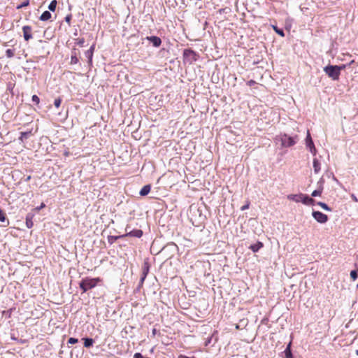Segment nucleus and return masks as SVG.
Masks as SVG:
<instances>
[{"label":"nucleus","instance_id":"nucleus-1","mask_svg":"<svg viewBox=\"0 0 358 358\" xmlns=\"http://www.w3.org/2000/svg\"><path fill=\"white\" fill-rule=\"evenodd\" d=\"M345 69V65H328L324 68V71L329 78L333 80H338L341 75V71Z\"/></svg>","mask_w":358,"mask_h":358},{"label":"nucleus","instance_id":"nucleus-2","mask_svg":"<svg viewBox=\"0 0 358 358\" xmlns=\"http://www.w3.org/2000/svg\"><path fill=\"white\" fill-rule=\"evenodd\" d=\"M101 282H102V279L99 277L94 278L86 277L80 282L79 287L85 293L89 289L95 287Z\"/></svg>","mask_w":358,"mask_h":358},{"label":"nucleus","instance_id":"nucleus-3","mask_svg":"<svg viewBox=\"0 0 358 358\" xmlns=\"http://www.w3.org/2000/svg\"><path fill=\"white\" fill-rule=\"evenodd\" d=\"M198 55L192 49H185L183 51L184 62L189 64L196 62L198 59Z\"/></svg>","mask_w":358,"mask_h":358},{"label":"nucleus","instance_id":"nucleus-4","mask_svg":"<svg viewBox=\"0 0 358 358\" xmlns=\"http://www.w3.org/2000/svg\"><path fill=\"white\" fill-rule=\"evenodd\" d=\"M282 146L283 147H291L296 143V141L294 137L289 136L284 134L280 136Z\"/></svg>","mask_w":358,"mask_h":358},{"label":"nucleus","instance_id":"nucleus-5","mask_svg":"<svg viewBox=\"0 0 358 358\" xmlns=\"http://www.w3.org/2000/svg\"><path fill=\"white\" fill-rule=\"evenodd\" d=\"M312 215L317 222L321 224L326 223L328 221V216L320 211H313Z\"/></svg>","mask_w":358,"mask_h":358},{"label":"nucleus","instance_id":"nucleus-6","mask_svg":"<svg viewBox=\"0 0 358 358\" xmlns=\"http://www.w3.org/2000/svg\"><path fill=\"white\" fill-rule=\"evenodd\" d=\"M149 268H150L149 264L148 262H144V264L142 266V275H141V278L140 280V285L141 286L143 284L144 280L146 278V276L149 272Z\"/></svg>","mask_w":358,"mask_h":358},{"label":"nucleus","instance_id":"nucleus-7","mask_svg":"<svg viewBox=\"0 0 358 358\" xmlns=\"http://www.w3.org/2000/svg\"><path fill=\"white\" fill-rule=\"evenodd\" d=\"M23 36L25 41H28L32 38L31 31L32 29L30 26H24L22 27Z\"/></svg>","mask_w":358,"mask_h":358},{"label":"nucleus","instance_id":"nucleus-8","mask_svg":"<svg viewBox=\"0 0 358 358\" xmlns=\"http://www.w3.org/2000/svg\"><path fill=\"white\" fill-rule=\"evenodd\" d=\"M146 39L151 42L153 45V46L158 48L162 44V40L159 37L156 36H148L146 37Z\"/></svg>","mask_w":358,"mask_h":358},{"label":"nucleus","instance_id":"nucleus-9","mask_svg":"<svg viewBox=\"0 0 358 358\" xmlns=\"http://www.w3.org/2000/svg\"><path fill=\"white\" fill-rule=\"evenodd\" d=\"M143 236V231L141 229H134L131 231L130 232L126 234L125 235L121 236V237H125V236H133V237H137L141 238Z\"/></svg>","mask_w":358,"mask_h":358},{"label":"nucleus","instance_id":"nucleus-10","mask_svg":"<svg viewBox=\"0 0 358 358\" xmlns=\"http://www.w3.org/2000/svg\"><path fill=\"white\" fill-rule=\"evenodd\" d=\"M306 145L308 148H310L311 151H312V149H314V150H315V146H314V143H313V142L312 141L310 134L308 131V135H307V137H306Z\"/></svg>","mask_w":358,"mask_h":358},{"label":"nucleus","instance_id":"nucleus-11","mask_svg":"<svg viewBox=\"0 0 358 358\" xmlns=\"http://www.w3.org/2000/svg\"><path fill=\"white\" fill-rule=\"evenodd\" d=\"M313 169L315 173H318L321 170V164L319 160L316 158L313 159Z\"/></svg>","mask_w":358,"mask_h":358},{"label":"nucleus","instance_id":"nucleus-12","mask_svg":"<svg viewBox=\"0 0 358 358\" xmlns=\"http://www.w3.org/2000/svg\"><path fill=\"white\" fill-rule=\"evenodd\" d=\"M303 194H289L287 196V199L289 200L294 201L296 202H300L302 199Z\"/></svg>","mask_w":358,"mask_h":358},{"label":"nucleus","instance_id":"nucleus-13","mask_svg":"<svg viewBox=\"0 0 358 358\" xmlns=\"http://www.w3.org/2000/svg\"><path fill=\"white\" fill-rule=\"evenodd\" d=\"M51 17H52L51 13L49 11L46 10L41 14L39 19L41 21H48L51 18Z\"/></svg>","mask_w":358,"mask_h":358},{"label":"nucleus","instance_id":"nucleus-14","mask_svg":"<svg viewBox=\"0 0 358 358\" xmlns=\"http://www.w3.org/2000/svg\"><path fill=\"white\" fill-rule=\"evenodd\" d=\"M304 204H313L315 202V200L308 196H305L303 194L302 199L301 200Z\"/></svg>","mask_w":358,"mask_h":358},{"label":"nucleus","instance_id":"nucleus-15","mask_svg":"<svg viewBox=\"0 0 358 358\" xmlns=\"http://www.w3.org/2000/svg\"><path fill=\"white\" fill-rule=\"evenodd\" d=\"M151 186L150 185H147L143 187V188L140 191V195L141 196H145L148 194V193L150 192Z\"/></svg>","mask_w":358,"mask_h":358},{"label":"nucleus","instance_id":"nucleus-16","mask_svg":"<svg viewBox=\"0 0 358 358\" xmlns=\"http://www.w3.org/2000/svg\"><path fill=\"white\" fill-rule=\"evenodd\" d=\"M262 247H263V243L261 242H258L256 244L251 245L250 246V249H251L254 252H256Z\"/></svg>","mask_w":358,"mask_h":358},{"label":"nucleus","instance_id":"nucleus-17","mask_svg":"<svg viewBox=\"0 0 358 358\" xmlns=\"http://www.w3.org/2000/svg\"><path fill=\"white\" fill-rule=\"evenodd\" d=\"M31 135V131L21 132L20 136L19 138V140L21 142H23L24 141V139L28 138Z\"/></svg>","mask_w":358,"mask_h":358},{"label":"nucleus","instance_id":"nucleus-18","mask_svg":"<svg viewBox=\"0 0 358 358\" xmlns=\"http://www.w3.org/2000/svg\"><path fill=\"white\" fill-rule=\"evenodd\" d=\"M83 340L84 341V346L85 348H90L93 345L94 340L92 338H85Z\"/></svg>","mask_w":358,"mask_h":358},{"label":"nucleus","instance_id":"nucleus-19","mask_svg":"<svg viewBox=\"0 0 358 358\" xmlns=\"http://www.w3.org/2000/svg\"><path fill=\"white\" fill-rule=\"evenodd\" d=\"M5 221H7V224L6 226H8L9 220L6 218L5 212L0 208V222H4Z\"/></svg>","mask_w":358,"mask_h":358},{"label":"nucleus","instance_id":"nucleus-20","mask_svg":"<svg viewBox=\"0 0 358 358\" xmlns=\"http://www.w3.org/2000/svg\"><path fill=\"white\" fill-rule=\"evenodd\" d=\"M78 58L77 57V53L76 52V50H74L73 52H72V55H71V64H76L78 62Z\"/></svg>","mask_w":358,"mask_h":358},{"label":"nucleus","instance_id":"nucleus-21","mask_svg":"<svg viewBox=\"0 0 358 358\" xmlns=\"http://www.w3.org/2000/svg\"><path fill=\"white\" fill-rule=\"evenodd\" d=\"M85 55L88 59L89 65L91 66L92 64V57H93V53H92V50H87L85 52Z\"/></svg>","mask_w":358,"mask_h":358},{"label":"nucleus","instance_id":"nucleus-22","mask_svg":"<svg viewBox=\"0 0 358 358\" xmlns=\"http://www.w3.org/2000/svg\"><path fill=\"white\" fill-rule=\"evenodd\" d=\"M284 352L285 354V358H292V354L290 349V343L287 345Z\"/></svg>","mask_w":358,"mask_h":358},{"label":"nucleus","instance_id":"nucleus-23","mask_svg":"<svg viewBox=\"0 0 358 358\" xmlns=\"http://www.w3.org/2000/svg\"><path fill=\"white\" fill-rule=\"evenodd\" d=\"M57 5V1L56 0H52L48 6L49 10L54 12L56 10Z\"/></svg>","mask_w":358,"mask_h":358},{"label":"nucleus","instance_id":"nucleus-24","mask_svg":"<svg viewBox=\"0 0 358 358\" xmlns=\"http://www.w3.org/2000/svg\"><path fill=\"white\" fill-rule=\"evenodd\" d=\"M272 28L278 35L282 37L285 36V34L282 29H278L275 25H272Z\"/></svg>","mask_w":358,"mask_h":358},{"label":"nucleus","instance_id":"nucleus-25","mask_svg":"<svg viewBox=\"0 0 358 358\" xmlns=\"http://www.w3.org/2000/svg\"><path fill=\"white\" fill-rule=\"evenodd\" d=\"M322 192V187H320L317 189L313 191L311 194L312 196H321Z\"/></svg>","mask_w":358,"mask_h":358},{"label":"nucleus","instance_id":"nucleus-26","mask_svg":"<svg viewBox=\"0 0 358 358\" xmlns=\"http://www.w3.org/2000/svg\"><path fill=\"white\" fill-rule=\"evenodd\" d=\"M317 205L320 206L321 208H322L324 210L327 211H331V209L325 203L323 202H317Z\"/></svg>","mask_w":358,"mask_h":358},{"label":"nucleus","instance_id":"nucleus-27","mask_svg":"<svg viewBox=\"0 0 358 358\" xmlns=\"http://www.w3.org/2000/svg\"><path fill=\"white\" fill-rule=\"evenodd\" d=\"M15 55V52L13 50L11 49H8L6 50V55L8 57V58H11L14 56Z\"/></svg>","mask_w":358,"mask_h":358},{"label":"nucleus","instance_id":"nucleus-28","mask_svg":"<svg viewBox=\"0 0 358 358\" xmlns=\"http://www.w3.org/2000/svg\"><path fill=\"white\" fill-rule=\"evenodd\" d=\"M76 43L79 45L80 47H83L85 43V39L83 38H77Z\"/></svg>","mask_w":358,"mask_h":358},{"label":"nucleus","instance_id":"nucleus-29","mask_svg":"<svg viewBox=\"0 0 358 358\" xmlns=\"http://www.w3.org/2000/svg\"><path fill=\"white\" fill-rule=\"evenodd\" d=\"M33 222L28 217H26V225L28 228H31L33 227Z\"/></svg>","mask_w":358,"mask_h":358},{"label":"nucleus","instance_id":"nucleus-30","mask_svg":"<svg viewBox=\"0 0 358 358\" xmlns=\"http://www.w3.org/2000/svg\"><path fill=\"white\" fill-rule=\"evenodd\" d=\"M61 103H62V99H61V98L58 97L55 99L54 105L56 108H59L61 105Z\"/></svg>","mask_w":358,"mask_h":358},{"label":"nucleus","instance_id":"nucleus-31","mask_svg":"<svg viewBox=\"0 0 358 358\" xmlns=\"http://www.w3.org/2000/svg\"><path fill=\"white\" fill-rule=\"evenodd\" d=\"M350 277L353 280H355L358 277L357 272L356 271H352L350 272Z\"/></svg>","mask_w":358,"mask_h":358},{"label":"nucleus","instance_id":"nucleus-32","mask_svg":"<svg viewBox=\"0 0 358 358\" xmlns=\"http://www.w3.org/2000/svg\"><path fill=\"white\" fill-rule=\"evenodd\" d=\"M31 99L36 105L40 103V99L37 95H33Z\"/></svg>","mask_w":358,"mask_h":358},{"label":"nucleus","instance_id":"nucleus-33","mask_svg":"<svg viewBox=\"0 0 358 358\" xmlns=\"http://www.w3.org/2000/svg\"><path fill=\"white\" fill-rule=\"evenodd\" d=\"M29 5V1H26L24 2H23L22 4L19 5L17 6V9H20L23 7H25V6H27Z\"/></svg>","mask_w":358,"mask_h":358},{"label":"nucleus","instance_id":"nucleus-34","mask_svg":"<svg viewBox=\"0 0 358 358\" xmlns=\"http://www.w3.org/2000/svg\"><path fill=\"white\" fill-rule=\"evenodd\" d=\"M78 339L75 338H70L68 341V343L69 344H76L78 343Z\"/></svg>","mask_w":358,"mask_h":358},{"label":"nucleus","instance_id":"nucleus-35","mask_svg":"<svg viewBox=\"0 0 358 358\" xmlns=\"http://www.w3.org/2000/svg\"><path fill=\"white\" fill-rule=\"evenodd\" d=\"M249 206H250V202H248L245 206H243L241 208V210H245L248 208H249Z\"/></svg>","mask_w":358,"mask_h":358},{"label":"nucleus","instance_id":"nucleus-36","mask_svg":"<svg viewBox=\"0 0 358 358\" xmlns=\"http://www.w3.org/2000/svg\"><path fill=\"white\" fill-rule=\"evenodd\" d=\"M255 84H256V82L253 80H250L247 83V85L250 87L254 85Z\"/></svg>","mask_w":358,"mask_h":358},{"label":"nucleus","instance_id":"nucleus-37","mask_svg":"<svg viewBox=\"0 0 358 358\" xmlns=\"http://www.w3.org/2000/svg\"><path fill=\"white\" fill-rule=\"evenodd\" d=\"M119 238H122L121 236H111L110 238H109V242H110L112 243L113 241L117 240Z\"/></svg>","mask_w":358,"mask_h":358},{"label":"nucleus","instance_id":"nucleus-38","mask_svg":"<svg viewBox=\"0 0 358 358\" xmlns=\"http://www.w3.org/2000/svg\"><path fill=\"white\" fill-rule=\"evenodd\" d=\"M134 358H143V357L142 356V355L141 353L136 352L134 354Z\"/></svg>","mask_w":358,"mask_h":358},{"label":"nucleus","instance_id":"nucleus-39","mask_svg":"<svg viewBox=\"0 0 358 358\" xmlns=\"http://www.w3.org/2000/svg\"><path fill=\"white\" fill-rule=\"evenodd\" d=\"M351 198L354 201H355V202L358 201V199L354 194H351Z\"/></svg>","mask_w":358,"mask_h":358},{"label":"nucleus","instance_id":"nucleus-40","mask_svg":"<svg viewBox=\"0 0 358 358\" xmlns=\"http://www.w3.org/2000/svg\"><path fill=\"white\" fill-rule=\"evenodd\" d=\"M94 48H95L94 45H92L90 48V49H89L88 50H92V53H93V54H94Z\"/></svg>","mask_w":358,"mask_h":358},{"label":"nucleus","instance_id":"nucleus-41","mask_svg":"<svg viewBox=\"0 0 358 358\" xmlns=\"http://www.w3.org/2000/svg\"><path fill=\"white\" fill-rule=\"evenodd\" d=\"M178 358H196L194 357H189L185 355H180Z\"/></svg>","mask_w":358,"mask_h":358},{"label":"nucleus","instance_id":"nucleus-42","mask_svg":"<svg viewBox=\"0 0 358 358\" xmlns=\"http://www.w3.org/2000/svg\"><path fill=\"white\" fill-rule=\"evenodd\" d=\"M152 333L153 335H155L156 333H157V329H153Z\"/></svg>","mask_w":358,"mask_h":358},{"label":"nucleus","instance_id":"nucleus-43","mask_svg":"<svg viewBox=\"0 0 358 358\" xmlns=\"http://www.w3.org/2000/svg\"><path fill=\"white\" fill-rule=\"evenodd\" d=\"M66 22H70V20H71V17H70V16H67V17H66Z\"/></svg>","mask_w":358,"mask_h":358},{"label":"nucleus","instance_id":"nucleus-44","mask_svg":"<svg viewBox=\"0 0 358 358\" xmlns=\"http://www.w3.org/2000/svg\"><path fill=\"white\" fill-rule=\"evenodd\" d=\"M236 329H239V325H238V324H236Z\"/></svg>","mask_w":358,"mask_h":358},{"label":"nucleus","instance_id":"nucleus-45","mask_svg":"<svg viewBox=\"0 0 358 358\" xmlns=\"http://www.w3.org/2000/svg\"><path fill=\"white\" fill-rule=\"evenodd\" d=\"M30 178H31V176H28L27 180H30Z\"/></svg>","mask_w":358,"mask_h":358},{"label":"nucleus","instance_id":"nucleus-46","mask_svg":"<svg viewBox=\"0 0 358 358\" xmlns=\"http://www.w3.org/2000/svg\"><path fill=\"white\" fill-rule=\"evenodd\" d=\"M356 354L358 355V350H356Z\"/></svg>","mask_w":358,"mask_h":358},{"label":"nucleus","instance_id":"nucleus-47","mask_svg":"<svg viewBox=\"0 0 358 358\" xmlns=\"http://www.w3.org/2000/svg\"><path fill=\"white\" fill-rule=\"evenodd\" d=\"M357 288H358V284L357 285Z\"/></svg>","mask_w":358,"mask_h":358},{"label":"nucleus","instance_id":"nucleus-48","mask_svg":"<svg viewBox=\"0 0 358 358\" xmlns=\"http://www.w3.org/2000/svg\"><path fill=\"white\" fill-rule=\"evenodd\" d=\"M143 358H150V357H143Z\"/></svg>","mask_w":358,"mask_h":358}]
</instances>
